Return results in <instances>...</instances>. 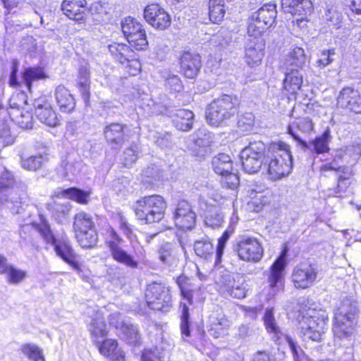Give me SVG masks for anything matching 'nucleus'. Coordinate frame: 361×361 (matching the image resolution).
<instances>
[{"mask_svg": "<svg viewBox=\"0 0 361 361\" xmlns=\"http://www.w3.org/2000/svg\"><path fill=\"white\" fill-rule=\"evenodd\" d=\"M247 194L250 199L248 204L253 207L256 212L270 202V192L268 190H257L256 188H251L247 190Z\"/></svg>", "mask_w": 361, "mask_h": 361, "instance_id": "c756f323", "label": "nucleus"}, {"mask_svg": "<svg viewBox=\"0 0 361 361\" xmlns=\"http://www.w3.org/2000/svg\"><path fill=\"white\" fill-rule=\"evenodd\" d=\"M225 8L224 4H210L209 3V18L214 23L221 22L225 16Z\"/></svg>", "mask_w": 361, "mask_h": 361, "instance_id": "13d9d810", "label": "nucleus"}, {"mask_svg": "<svg viewBox=\"0 0 361 361\" xmlns=\"http://www.w3.org/2000/svg\"><path fill=\"white\" fill-rule=\"evenodd\" d=\"M194 145L192 150L196 157H204L210 152V145L213 142V135L205 129H199L196 132Z\"/></svg>", "mask_w": 361, "mask_h": 361, "instance_id": "412c9836", "label": "nucleus"}, {"mask_svg": "<svg viewBox=\"0 0 361 361\" xmlns=\"http://www.w3.org/2000/svg\"><path fill=\"white\" fill-rule=\"evenodd\" d=\"M55 99L62 112L69 113L75 106V101L70 91L63 85H59L55 90Z\"/></svg>", "mask_w": 361, "mask_h": 361, "instance_id": "5701e85b", "label": "nucleus"}, {"mask_svg": "<svg viewBox=\"0 0 361 361\" xmlns=\"http://www.w3.org/2000/svg\"><path fill=\"white\" fill-rule=\"evenodd\" d=\"M46 78L47 75L43 68L39 66L25 68L22 73L23 82H24L29 91H31L33 82L45 79Z\"/></svg>", "mask_w": 361, "mask_h": 361, "instance_id": "f704fd0d", "label": "nucleus"}, {"mask_svg": "<svg viewBox=\"0 0 361 361\" xmlns=\"http://www.w3.org/2000/svg\"><path fill=\"white\" fill-rule=\"evenodd\" d=\"M165 349L162 345L145 348L141 353L140 361H162Z\"/></svg>", "mask_w": 361, "mask_h": 361, "instance_id": "a19ab883", "label": "nucleus"}, {"mask_svg": "<svg viewBox=\"0 0 361 361\" xmlns=\"http://www.w3.org/2000/svg\"><path fill=\"white\" fill-rule=\"evenodd\" d=\"M109 51L111 54L121 63L129 62L132 60L136 71H139L140 65L138 61H133L134 51L126 44L122 43H113L109 45Z\"/></svg>", "mask_w": 361, "mask_h": 361, "instance_id": "4be33fe9", "label": "nucleus"}, {"mask_svg": "<svg viewBox=\"0 0 361 361\" xmlns=\"http://www.w3.org/2000/svg\"><path fill=\"white\" fill-rule=\"evenodd\" d=\"M264 323L267 330L269 333L274 334L277 338L281 336L279 326L276 323L275 318L274 317L273 309H267L265 311L264 316Z\"/></svg>", "mask_w": 361, "mask_h": 361, "instance_id": "8fccbe9b", "label": "nucleus"}, {"mask_svg": "<svg viewBox=\"0 0 361 361\" xmlns=\"http://www.w3.org/2000/svg\"><path fill=\"white\" fill-rule=\"evenodd\" d=\"M358 313L357 302L351 298L342 300L334 314L333 331L337 338L351 337L354 334V323Z\"/></svg>", "mask_w": 361, "mask_h": 361, "instance_id": "20e7f679", "label": "nucleus"}, {"mask_svg": "<svg viewBox=\"0 0 361 361\" xmlns=\"http://www.w3.org/2000/svg\"><path fill=\"white\" fill-rule=\"evenodd\" d=\"M90 331L91 335L96 338L107 335L106 324L103 318L98 313L90 326Z\"/></svg>", "mask_w": 361, "mask_h": 361, "instance_id": "a18cd8bd", "label": "nucleus"}, {"mask_svg": "<svg viewBox=\"0 0 361 361\" xmlns=\"http://www.w3.org/2000/svg\"><path fill=\"white\" fill-rule=\"evenodd\" d=\"M126 126L112 123L104 128V135L107 143L112 148H120L125 142L124 128Z\"/></svg>", "mask_w": 361, "mask_h": 361, "instance_id": "aec40b11", "label": "nucleus"}, {"mask_svg": "<svg viewBox=\"0 0 361 361\" xmlns=\"http://www.w3.org/2000/svg\"><path fill=\"white\" fill-rule=\"evenodd\" d=\"M145 298L148 307L154 310L167 312L171 307L169 290L161 283H153L149 285Z\"/></svg>", "mask_w": 361, "mask_h": 361, "instance_id": "1a4fd4ad", "label": "nucleus"}, {"mask_svg": "<svg viewBox=\"0 0 361 361\" xmlns=\"http://www.w3.org/2000/svg\"><path fill=\"white\" fill-rule=\"evenodd\" d=\"M28 226L30 225L25 227ZM30 226L39 233L47 243L54 246V250L59 257L75 270L80 269L79 256L74 251L66 235H62L60 238H56L54 235L48 221L42 216H39V222H34L30 224Z\"/></svg>", "mask_w": 361, "mask_h": 361, "instance_id": "f257e3e1", "label": "nucleus"}, {"mask_svg": "<svg viewBox=\"0 0 361 361\" xmlns=\"http://www.w3.org/2000/svg\"><path fill=\"white\" fill-rule=\"evenodd\" d=\"M235 250L239 258L246 262H257L263 256V248L255 238H241Z\"/></svg>", "mask_w": 361, "mask_h": 361, "instance_id": "9b49d317", "label": "nucleus"}, {"mask_svg": "<svg viewBox=\"0 0 361 361\" xmlns=\"http://www.w3.org/2000/svg\"><path fill=\"white\" fill-rule=\"evenodd\" d=\"M265 145L262 141L251 142L241 151L240 157H255L265 160Z\"/></svg>", "mask_w": 361, "mask_h": 361, "instance_id": "4c0bfd02", "label": "nucleus"}, {"mask_svg": "<svg viewBox=\"0 0 361 361\" xmlns=\"http://www.w3.org/2000/svg\"><path fill=\"white\" fill-rule=\"evenodd\" d=\"M121 27L126 38L143 30L142 25L131 17L126 18L123 21Z\"/></svg>", "mask_w": 361, "mask_h": 361, "instance_id": "09e8293b", "label": "nucleus"}, {"mask_svg": "<svg viewBox=\"0 0 361 361\" xmlns=\"http://www.w3.org/2000/svg\"><path fill=\"white\" fill-rule=\"evenodd\" d=\"M10 116L12 120L16 121L20 128L25 129H30L32 128V116L30 113L26 111L23 113L20 111L19 114H16L14 111L10 113Z\"/></svg>", "mask_w": 361, "mask_h": 361, "instance_id": "3c124183", "label": "nucleus"}, {"mask_svg": "<svg viewBox=\"0 0 361 361\" xmlns=\"http://www.w3.org/2000/svg\"><path fill=\"white\" fill-rule=\"evenodd\" d=\"M35 114L38 119L45 125L50 127H56L59 123V120L51 104L43 99L35 101Z\"/></svg>", "mask_w": 361, "mask_h": 361, "instance_id": "6ab92c4d", "label": "nucleus"}, {"mask_svg": "<svg viewBox=\"0 0 361 361\" xmlns=\"http://www.w3.org/2000/svg\"><path fill=\"white\" fill-rule=\"evenodd\" d=\"M71 209V205L69 202L63 204H56L54 208L53 216L60 223L63 222Z\"/></svg>", "mask_w": 361, "mask_h": 361, "instance_id": "bf43d9fd", "label": "nucleus"}, {"mask_svg": "<svg viewBox=\"0 0 361 361\" xmlns=\"http://www.w3.org/2000/svg\"><path fill=\"white\" fill-rule=\"evenodd\" d=\"M21 350L23 354L33 361H45L42 351L35 345L25 344L21 348Z\"/></svg>", "mask_w": 361, "mask_h": 361, "instance_id": "680f3d73", "label": "nucleus"}, {"mask_svg": "<svg viewBox=\"0 0 361 361\" xmlns=\"http://www.w3.org/2000/svg\"><path fill=\"white\" fill-rule=\"evenodd\" d=\"M264 166L271 179L277 180L288 175L292 169L289 146L283 142H271L266 152Z\"/></svg>", "mask_w": 361, "mask_h": 361, "instance_id": "f03ea898", "label": "nucleus"}, {"mask_svg": "<svg viewBox=\"0 0 361 361\" xmlns=\"http://www.w3.org/2000/svg\"><path fill=\"white\" fill-rule=\"evenodd\" d=\"M123 239L113 228L107 231V236L105 240V244L109 248L112 258L117 262L123 264L131 269H136L138 267L137 262L133 256L128 254L121 247L123 243Z\"/></svg>", "mask_w": 361, "mask_h": 361, "instance_id": "6e6552de", "label": "nucleus"}, {"mask_svg": "<svg viewBox=\"0 0 361 361\" xmlns=\"http://www.w3.org/2000/svg\"><path fill=\"white\" fill-rule=\"evenodd\" d=\"M85 4V0H64L61 4V10L69 18L79 21L83 19L82 8Z\"/></svg>", "mask_w": 361, "mask_h": 361, "instance_id": "b1692460", "label": "nucleus"}, {"mask_svg": "<svg viewBox=\"0 0 361 361\" xmlns=\"http://www.w3.org/2000/svg\"><path fill=\"white\" fill-rule=\"evenodd\" d=\"M166 208L164 198L157 195L145 196L136 201L134 211L136 216L140 220H145L147 224L160 221Z\"/></svg>", "mask_w": 361, "mask_h": 361, "instance_id": "423d86ee", "label": "nucleus"}, {"mask_svg": "<svg viewBox=\"0 0 361 361\" xmlns=\"http://www.w3.org/2000/svg\"><path fill=\"white\" fill-rule=\"evenodd\" d=\"M6 274L7 277V281L9 283L14 285L19 284L27 276V272L25 271L18 269L12 265H10Z\"/></svg>", "mask_w": 361, "mask_h": 361, "instance_id": "6e6d98bb", "label": "nucleus"}, {"mask_svg": "<svg viewBox=\"0 0 361 361\" xmlns=\"http://www.w3.org/2000/svg\"><path fill=\"white\" fill-rule=\"evenodd\" d=\"M146 21L157 30H164L171 23V17L157 4L148 5L144 11Z\"/></svg>", "mask_w": 361, "mask_h": 361, "instance_id": "4468645a", "label": "nucleus"}, {"mask_svg": "<svg viewBox=\"0 0 361 361\" xmlns=\"http://www.w3.org/2000/svg\"><path fill=\"white\" fill-rule=\"evenodd\" d=\"M173 219L175 225L180 229L190 230L195 224L196 214L190 204L183 200L176 205L173 212Z\"/></svg>", "mask_w": 361, "mask_h": 361, "instance_id": "ddd939ff", "label": "nucleus"}, {"mask_svg": "<svg viewBox=\"0 0 361 361\" xmlns=\"http://www.w3.org/2000/svg\"><path fill=\"white\" fill-rule=\"evenodd\" d=\"M212 164L214 172L219 176L233 171V161L230 156L224 153L213 157Z\"/></svg>", "mask_w": 361, "mask_h": 361, "instance_id": "72a5a7b5", "label": "nucleus"}, {"mask_svg": "<svg viewBox=\"0 0 361 361\" xmlns=\"http://www.w3.org/2000/svg\"><path fill=\"white\" fill-rule=\"evenodd\" d=\"M75 238L79 245L83 248H93L98 242V235L96 228L75 232Z\"/></svg>", "mask_w": 361, "mask_h": 361, "instance_id": "c9c22d12", "label": "nucleus"}, {"mask_svg": "<svg viewBox=\"0 0 361 361\" xmlns=\"http://www.w3.org/2000/svg\"><path fill=\"white\" fill-rule=\"evenodd\" d=\"M62 195L80 204H86L89 198V193L75 188H71L63 190Z\"/></svg>", "mask_w": 361, "mask_h": 361, "instance_id": "603ef678", "label": "nucleus"}, {"mask_svg": "<svg viewBox=\"0 0 361 361\" xmlns=\"http://www.w3.org/2000/svg\"><path fill=\"white\" fill-rule=\"evenodd\" d=\"M286 251L283 250L271 266L268 274V283L274 294L279 291L283 285V272L286 264Z\"/></svg>", "mask_w": 361, "mask_h": 361, "instance_id": "2eb2a0df", "label": "nucleus"}, {"mask_svg": "<svg viewBox=\"0 0 361 361\" xmlns=\"http://www.w3.org/2000/svg\"><path fill=\"white\" fill-rule=\"evenodd\" d=\"M180 330L183 336L186 337L191 336L189 324V308L185 304L183 305Z\"/></svg>", "mask_w": 361, "mask_h": 361, "instance_id": "0e129e2a", "label": "nucleus"}, {"mask_svg": "<svg viewBox=\"0 0 361 361\" xmlns=\"http://www.w3.org/2000/svg\"><path fill=\"white\" fill-rule=\"evenodd\" d=\"M298 329L307 338H318L324 334L328 314L324 310H316L302 306L297 311Z\"/></svg>", "mask_w": 361, "mask_h": 361, "instance_id": "7ed1b4c3", "label": "nucleus"}, {"mask_svg": "<svg viewBox=\"0 0 361 361\" xmlns=\"http://www.w3.org/2000/svg\"><path fill=\"white\" fill-rule=\"evenodd\" d=\"M78 82L82 98L85 102L87 104L90 97V68L88 66H80L78 69Z\"/></svg>", "mask_w": 361, "mask_h": 361, "instance_id": "7c9ffc66", "label": "nucleus"}, {"mask_svg": "<svg viewBox=\"0 0 361 361\" xmlns=\"http://www.w3.org/2000/svg\"><path fill=\"white\" fill-rule=\"evenodd\" d=\"M15 180L13 175L8 171H4L0 177V187L12 190L15 188Z\"/></svg>", "mask_w": 361, "mask_h": 361, "instance_id": "338daca9", "label": "nucleus"}, {"mask_svg": "<svg viewBox=\"0 0 361 361\" xmlns=\"http://www.w3.org/2000/svg\"><path fill=\"white\" fill-rule=\"evenodd\" d=\"M95 228V224L91 214L80 212L74 216L73 230L75 232Z\"/></svg>", "mask_w": 361, "mask_h": 361, "instance_id": "58836bf2", "label": "nucleus"}, {"mask_svg": "<svg viewBox=\"0 0 361 361\" xmlns=\"http://www.w3.org/2000/svg\"><path fill=\"white\" fill-rule=\"evenodd\" d=\"M219 293L224 297L243 299L246 297L247 285L239 274H224L217 283Z\"/></svg>", "mask_w": 361, "mask_h": 361, "instance_id": "0eeeda50", "label": "nucleus"}, {"mask_svg": "<svg viewBox=\"0 0 361 361\" xmlns=\"http://www.w3.org/2000/svg\"><path fill=\"white\" fill-rule=\"evenodd\" d=\"M239 105L236 96L224 94L212 102L206 112L208 123L219 126L233 116Z\"/></svg>", "mask_w": 361, "mask_h": 361, "instance_id": "39448f33", "label": "nucleus"}, {"mask_svg": "<svg viewBox=\"0 0 361 361\" xmlns=\"http://www.w3.org/2000/svg\"><path fill=\"white\" fill-rule=\"evenodd\" d=\"M80 165V163L73 161L70 157H66L61 159L57 169L58 174L62 178L71 179L79 172Z\"/></svg>", "mask_w": 361, "mask_h": 361, "instance_id": "e433bc0d", "label": "nucleus"}, {"mask_svg": "<svg viewBox=\"0 0 361 361\" xmlns=\"http://www.w3.org/2000/svg\"><path fill=\"white\" fill-rule=\"evenodd\" d=\"M288 132L298 142V144L303 149H310L312 152L317 154L326 153L329 151V144L332 139L329 128H327L322 135L315 137V139L309 144L300 138L293 131L291 126L288 127Z\"/></svg>", "mask_w": 361, "mask_h": 361, "instance_id": "f8f14e48", "label": "nucleus"}, {"mask_svg": "<svg viewBox=\"0 0 361 361\" xmlns=\"http://www.w3.org/2000/svg\"><path fill=\"white\" fill-rule=\"evenodd\" d=\"M319 271L315 264L302 262L293 270L291 279L296 288H307L316 281Z\"/></svg>", "mask_w": 361, "mask_h": 361, "instance_id": "9d476101", "label": "nucleus"}, {"mask_svg": "<svg viewBox=\"0 0 361 361\" xmlns=\"http://www.w3.org/2000/svg\"><path fill=\"white\" fill-rule=\"evenodd\" d=\"M159 260L169 267H175L177 265L178 259L174 247L171 243H163L158 249Z\"/></svg>", "mask_w": 361, "mask_h": 361, "instance_id": "2f4dec72", "label": "nucleus"}, {"mask_svg": "<svg viewBox=\"0 0 361 361\" xmlns=\"http://www.w3.org/2000/svg\"><path fill=\"white\" fill-rule=\"evenodd\" d=\"M44 162V157L42 155L32 156L22 160V166L29 171H37L40 169Z\"/></svg>", "mask_w": 361, "mask_h": 361, "instance_id": "e2e57ef3", "label": "nucleus"}, {"mask_svg": "<svg viewBox=\"0 0 361 361\" xmlns=\"http://www.w3.org/2000/svg\"><path fill=\"white\" fill-rule=\"evenodd\" d=\"M195 254L202 258H208L214 254V246L209 239L196 240L194 243Z\"/></svg>", "mask_w": 361, "mask_h": 361, "instance_id": "79ce46f5", "label": "nucleus"}, {"mask_svg": "<svg viewBox=\"0 0 361 361\" xmlns=\"http://www.w3.org/2000/svg\"><path fill=\"white\" fill-rule=\"evenodd\" d=\"M283 80L284 89L291 94H296L302 85V75L298 69L286 70Z\"/></svg>", "mask_w": 361, "mask_h": 361, "instance_id": "bb28decb", "label": "nucleus"}, {"mask_svg": "<svg viewBox=\"0 0 361 361\" xmlns=\"http://www.w3.org/2000/svg\"><path fill=\"white\" fill-rule=\"evenodd\" d=\"M27 185L22 182L16 183L15 188L12 189L13 196L11 197V202L13 203L26 204L29 202V196L27 192Z\"/></svg>", "mask_w": 361, "mask_h": 361, "instance_id": "37998d69", "label": "nucleus"}, {"mask_svg": "<svg viewBox=\"0 0 361 361\" xmlns=\"http://www.w3.org/2000/svg\"><path fill=\"white\" fill-rule=\"evenodd\" d=\"M276 15V6L274 4H266L252 14L253 20H258L267 27L273 25Z\"/></svg>", "mask_w": 361, "mask_h": 361, "instance_id": "393cba45", "label": "nucleus"}, {"mask_svg": "<svg viewBox=\"0 0 361 361\" xmlns=\"http://www.w3.org/2000/svg\"><path fill=\"white\" fill-rule=\"evenodd\" d=\"M221 176V184L224 188H230L234 190L238 188L240 183L239 176L237 173H233L231 171L229 173H226L224 175H220Z\"/></svg>", "mask_w": 361, "mask_h": 361, "instance_id": "052dcab7", "label": "nucleus"}, {"mask_svg": "<svg viewBox=\"0 0 361 361\" xmlns=\"http://www.w3.org/2000/svg\"><path fill=\"white\" fill-rule=\"evenodd\" d=\"M27 103L26 95L23 93H17L13 94L9 99V106L10 110L8 111V114L11 111L16 112V114H19L20 109H22L24 105Z\"/></svg>", "mask_w": 361, "mask_h": 361, "instance_id": "4d7b16f0", "label": "nucleus"}, {"mask_svg": "<svg viewBox=\"0 0 361 361\" xmlns=\"http://www.w3.org/2000/svg\"><path fill=\"white\" fill-rule=\"evenodd\" d=\"M240 159L243 170L250 174L258 172L264 163V160L255 157H240Z\"/></svg>", "mask_w": 361, "mask_h": 361, "instance_id": "de8ad7c7", "label": "nucleus"}, {"mask_svg": "<svg viewBox=\"0 0 361 361\" xmlns=\"http://www.w3.org/2000/svg\"><path fill=\"white\" fill-rule=\"evenodd\" d=\"M326 20L331 23L336 28H338L341 26L342 22V15L341 13L334 8L328 10L326 13Z\"/></svg>", "mask_w": 361, "mask_h": 361, "instance_id": "774afa93", "label": "nucleus"}, {"mask_svg": "<svg viewBox=\"0 0 361 361\" xmlns=\"http://www.w3.org/2000/svg\"><path fill=\"white\" fill-rule=\"evenodd\" d=\"M126 39L130 45L137 50H143L146 49L148 45L146 32L144 29L126 37Z\"/></svg>", "mask_w": 361, "mask_h": 361, "instance_id": "c03bdc74", "label": "nucleus"}, {"mask_svg": "<svg viewBox=\"0 0 361 361\" xmlns=\"http://www.w3.org/2000/svg\"><path fill=\"white\" fill-rule=\"evenodd\" d=\"M161 76L165 80L166 85L175 92H180L182 88V82L179 77L173 74L169 71L164 70L161 72Z\"/></svg>", "mask_w": 361, "mask_h": 361, "instance_id": "864d4df0", "label": "nucleus"}, {"mask_svg": "<svg viewBox=\"0 0 361 361\" xmlns=\"http://www.w3.org/2000/svg\"><path fill=\"white\" fill-rule=\"evenodd\" d=\"M180 69L183 75L190 79L195 78L202 66L201 57L198 54L185 51L180 59Z\"/></svg>", "mask_w": 361, "mask_h": 361, "instance_id": "f3484780", "label": "nucleus"}, {"mask_svg": "<svg viewBox=\"0 0 361 361\" xmlns=\"http://www.w3.org/2000/svg\"><path fill=\"white\" fill-rule=\"evenodd\" d=\"M267 27L265 25L260 23L258 20H253L252 16L247 26V33L250 37L249 39H262L261 38V35Z\"/></svg>", "mask_w": 361, "mask_h": 361, "instance_id": "49530a36", "label": "nucleus"}, {"mask_svg": "<svg viewBox=\"0 0 361 361\" xmlns=\"http://www.w3.org/2000/svg\"><path fill=\"white\" fill-rule=\"evenodd\" d=\"M153 139L155 144L161 148H171L174 145L172 135L169 132H157Z\"/></svg>", "mask_w": 361, "mask_h": 361, "instance_id": "5fc2aeb1", "label": "nucleus"}, {"mask_svg": "<svg viewBox=\"0 0 361 361\" xmlns=\"http://www.w3.org/2000/svg\"><path fill=\"white\" fill-rule=\"evenodd\" d=\"M263 39H248L245 46V60L251 67L259 66L264 56Z\"/></svg>", "mask_w": 361, "mask_h": 361, "instance_id": "dca6fc26", "label": "nucleus"}, {"mask_svg": "<svg viewBox=\"0 0 361 361\" xmlns=\"http://www.w3.org/2000/svg\"><path fill=\"white\" fill-rule=\"evenodd\" d=\"M99 352L111 361H125L124 353L118 349L116 340H103L99 346Z\"/></svg>", "mask_w": 361, "mask_h": 361, "instance_id": "cd10ccee", "label": "nucleus"}, {"mask_svg": "<svg viewBox=\"0 0 361 361\" xmlns=\"http://www.w3.org/2000/svg\"><path fill=\"white\" fill-rule=\"evenodd\" d=\"M173 123L179 130L188 131L192 129L194 114L187 109H177L171 115Z\"/></svg>", "mask_w": 361, "mask_h": 361, "instance_id": "a878e982", "label": "nucleus"}, {"mask_svg": "<svg viewBox=\"0 0 361 361\" xmlns=\"http://www.w3.org/2000/svg\"><path fill=\"white\" fill-rule=\"evenodd\" d=\"M306 61V56L302 48H293L287 56L284 62L286 70L298 69L300 71Z\"/></svg>", "mask_w": 361, "mask_h": 361, "instance_id": "c85d7f7f", "label": "nucleus"}, {"mask_svg": "<svg viewBox=\"0 0 361 361\" xmlns=\"http://www.w3.org/2000/svg\"><path fill=\"white\" fill-rule=\"evenodd\" d=\"M138 153V147L135 145H133L127 148L123 153L124 164L126 166H130L135 163L137 160Z\"/></svg>", "mask_w": 361, "mask_h": 361, "instance_id": "69168bd1", "label": "nucleus"}, {"mask_svg": "<svg viewBox=\"0 0 361 361\" xmlns=\"http://www.w3.org/2000/svg\"><path fill=\"white\" fill-rule=\"evenodd\" d=\"M224 221V214L219 207L211 208L204 216V224L212 228H219Z\"/></svg>", "mask_w": 361, "mask_h": 361, "instance_id": "ea45409f", "label": "nucleus"}, {"mask_svg": "<svg viewBox=\"0 0 361 361\" xmlns=\"http://www.w3.org/2000/svg\"><path fill=\"white\" fill-rule=\"evenodd\" d=\"M281 4L282 10L292 15H301L305 8L310 9L312 6L310 0H281Z\"/></svg>", "mask_w": 361, "mask_h": 361, "instance_id": "473e14b6", "label": "nucleus"}, {"mask_svg": "<svg viewBox=\"0 0 361 361\" xmlns=\"http://www.w3.org/2000/svg\"><path fill=\"white\" fill-rule=\"evenodd\" d=\"M338 105L356 114L361 113V98L357 90L344 87L338 97Z\"/></svg>", "mask_w": 361, "mask_h": 361, "instance_id": "a211bd4d", "label": "nucleus"}]
</instances>
